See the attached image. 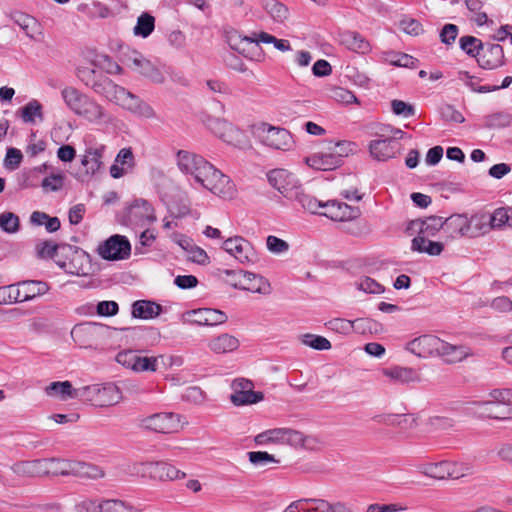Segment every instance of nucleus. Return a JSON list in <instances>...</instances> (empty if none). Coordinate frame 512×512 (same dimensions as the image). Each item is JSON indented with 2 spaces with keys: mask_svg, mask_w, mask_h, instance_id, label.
<instances>
[{
  "mask_svg": "<svg viewBox=\"0 0 512 512\" xmlns=\"http://www.w3.org/2000/svg\"><path fill=\"white\" fill-rule=\"evenodd\" d=\"M382 375L391 383L397 385H408L419 382L421 377L419 373L406 366L394 365L382 369Z\"/></svg>",
  "mask_w": 512,
  "mask_h": 512,
  "instance_id": "28",
  "label": "nucleus"
},
{
  "mask_svg": "<svg viewBox=\"0 0 512 512\" xmlns=\"http://www.w3.org/2000/svg\"><path fill=\"white\" fill-rule=\"evenodd\" d=\"M461 49L472 57L478 56L484 43L474 36H463L459 40Z\"/></svg>",
  "mask_w": 512,
  "mask_h": 512,
  "instance_id": "52",
  "label": "nucleus"
},
{
  "mask_svg": "<svg viewBox=\"0 0 512 512\" xmlns=\"http://www.w3.org/2000/svg\"><path fill=\"white\" fill-rule=\"evenodd\" d=\"M266 245L268 250L273 254H281L289 250V243L276 236H268Z\"/></svg>",
  "mask_w": 512,
  "mask_h": 512,
  "instance_id": "63",
  "label": "nucleus"
},
{
  "mask_svg": "<svg viewBox=\"0 0 512 512\" xmlns=\"http://www.w3.org/2000/svg\"><path fill=\"white\" fill-rule=\"evenodd\" d=\"M468 13L467 18L478 27L492 28L494 20L490 19L485 11H482L485 0H464Z\"/></svg>",
  "mask_w": 512,
  "mask_h": 512,
  "instance_id": "34",
  "label": "nucleus"
},
{
  "mask_svg": "<svg viewBox=\"0 0 512 512\" xmlns=\"http://www.w3.org/2000/svg\"><path fill=\"white\" fill-rule=\"evenodd\" d=\"M244 270H231V269H224L219 271V278L222 282H224L226 285L238 289L240 288L242 276H243Z\"/></svg>",
  "mask_w": 512,
  "mask_h": 512,
  "instance_id": "54",
  "label": "nucleus"
},
{
  "mask_svg": "<svg viewBox=\"0 0 512 512\" xmlns=\"http://www.w3.org/2000/svg\"><path fill=\"white\" fill-rule=\"evenodd\" d=\"M61 253V244L58 245L51 240H39L34 247V254L41 260H54Z\"/></svg>",
  "mask_w": 512,
  "mask_h": 512,
  "instance_id": "43",
  "label": "nucleus"
},
{
  "mask_svg": "<svg viewBox=\"0 0 512 512\" xmlns=\"http://www.w3.org/2000/svg\"><path fill=\"white\" fill-rule=\"evenodd\" d=\"M254 441L262 446H288L293 449H303L306 451H318L323 446V442L318 435L292 427L267 429L257 434Z\"/></svg>",
  "mask_w": 512,
  "mask_h": 512,
  "instance_id": "1",
  "label": "nucleus"
},
{
  "mask_svg": "<svg viewBox=\"0 0 512 512\" xmlns=\"http://www.w3.org/2000/svg\"><path fill=\"white\" fill-rule=\"evenodd\" d=\"M240 346L237 337L223 333L211 338L208 342V348L215 354H227L236 351Z\"/></svg>",
  "mask_w": 512,
  "mask_h": 512,
  "instance_id": "36",
  "label": "nucleus"
},
{
  "mask_svg": "<svg viewBox=\"0 0 512 512\" xmlns=\"http://www.w3.org/2000/svg\"><path fill=\"white\" fill-rule=\"evenodd\" d=\"M418 472L434 480L459 479L471 473V467L463 462L442 460L425 462L418 466Z\"/></svg>",
  "mask_w": 512,
  "mask_h": 512,
  "instance_id": "9",
  "label": "nucleus"
},
{
  "mask_svg": "<svg viewBox=\"0 0 512 512\" xmlns=\"http://www.w3.org/2000/svg\"><path fill=\"white\" fill-rule=\"evenodd\" d=\"M490 224H512V206L497 208L490 217Z\"/></svg>",
  "mask_w": 512,
  "mask_h": 512,
  "instance_id": "56",
  "label": "nucleus"
},
{
  "mask_svg": "<svg viewBox=\"0 0 512 512\" xmlns=\"http://www.w3.org/2000/svg\"><path fill=\"white\" fill-rule=\"evenodd\" d=\"M231 389L230 401L235 406L253 405L264 399V394L261 391H255L252 381L245 378L233 380Z\"/></svg>",
  "mask_w": 512,
  "mask_h": 512,
  "instance_id": "16",
  "label": "nucleus"
},
{
  "mask_svg": "<svg viewBox=\"0 0 512 512\" xmlns=\"http://www.w3.org/2000/svg\"><path fill=\"white\" fill-rule=\"evenodd\" d=\"M440 340L434 335H421L409 341L405 349L419 358L434 357L437 356Z\"/></svg>",
  "mask_w": 512,
  "mask_h": 512,
  "instance_id": "23",
  "label": "nucleus"
},
{
  "mask_svg": "<svg viewBox=\"0 0 512 512\" xmlns=\"http://www.w3.org/2000/svg\"><path fill=\"white\" fill-rule=\"evenodd\" d=\"M108 328L100 323L86 322L75 325L71 337L82 349H96L98 342L105 338Z\"/></svg>",
  "mask_w": 512,
  "mask_h": 512,
  "instance_id": "12",
  "label": "nucleus"
},
{
  "mask_svg": "<svg viewBox=\"0 0 512 512\" xmlns=\"http://www.w3.org/2000/svg\"><path fill=\"white\" fill-rule=\"evenodd\" d=\"M61 97L70 111L90 123L99 124L107 118L105 109L99 103L75 87L63 88Z\"/></svg>",
  "mask_w": 512,
  "mask_h": 512,
  "instance_id": "5",
  "label": "nucleus"
},
{
  "mask_svg": "<svg viewBox=\"0 0 512 512\" xmlns=\"http://www.w3.org/2000/svg\"><path fill=\"white\" fill-rule=\"evenodd\" d=\"M168 211L170 216L175 220H181L187 223L200 220V212L197 209L190 208L185 203L172 202L168 205Z\"/></svg>",
  "mask_w": 512,
  "mask_h": 512,
  "instance_id": "38",
  "label": "nucleus"
},
{
  "mask_svg": "<svg viewBox=\"0 0 512 512\" xmlns=\"http://www.w3.org/2000/svg\"><path fill=\"white\" fill-rule=\"evenodd\" d=\"M400 144L392 139H376L370 142L369 150L371 156L379 161H386L396 156L400 150Z\"/></svg>",
  "mask_w": 512,
  "mask_h": 512,
  "instance_id": "31",
  "label": "nucleus"
},
{
  "mask_svg": "<svg viewBox=\"0 0 512 512\" xmlns=\"http://www.w3.org/2000/svg\"><path fill=\"white\" fill-rule=\"evenodd\" d=\"M342 162L341 153L338 155L329 153H316L306 159V163L317 170L327 171L333 170L340 166Z\"/></svg>",
  "mask_w": 512,
  "mask_h": 512,
  "instance_id": "37",
  "label": "nucleus"
},
{
  "mask_svg": "<svg viewBox=\"0 0 512 512\" xmlns=\"http://www.w3.org/2000/svg\"><path fill=\"white\" fill-rule=\"evenodd\" d=\"M201 187L223 200H233L237 196V188L233 180L215 166L212 167Z\"/></svg>",
  "mask_w": 512,
  "mask_h": 512,
  "instance_id": "13",
  "label": "nucleus"
},
{
  "mask_svg": "<svg viewBox=\"0 0 512 512\" xmlns=\"http://www.w3.org/2000/svg\"><path fill=\"white\" fill-rule=\"evenodd\" d=\"M184 476L185 474L173 465L164 462H156L153 480L172 481L182 479Z\"/></svg>",
  "mask_w": 512,
  "mask_h": 512,
  "instance_id": "44",
  "label": "nucleus"
},
{
  "mask_svg": "<svg viewBox=\"0 0 512 512\" xmlns=\"http://www.w3.org/2000/svg\"><path fill=\"white\" fill-rule=\"evenodd\" d=\"M269 183L287 198H294L300 185L295 175L285 169H273L268 173Z\"/></svg>",
  "mask_w": 512,
  "mask_h": 512,
  "instance_id": "22",
  "label": "nucleus"
},
{
  "mask_svg": "<svg viewBox=\"0 0 512 512\" xmlns=\"http://www.w3.org/2000/svg\"><path fill=\"white\" fill-rule=\"evenodd\" d=\"M471 355L469 348L463 345H455L440 340L437 356L447 363H458Z\"/></svg>",
  "mask_w": 512,
  "mask_h": 512,
  "instance_id": "32",
  "label": "nucleus"
},
{
  "mask_svg": "<svg viewBox=\"0 0 512 512\" xmlns=\"http://www.w3.org/2000/svg\"><path fill=\"white\" fill-rule=\"evenodd\" d=\"M318 512H351V509L346 503L318 498Z\"/></svg>",
  "mask_w": 512,
  "mask_h": 512,
  "instance_id": "58",
  "label": "nucleus"
},
{
  "mask_svg": "<svg viewBox=\"0 0 512 512\" xmlns=\"http://www.w3.org/2000/svg\"><path fill=\"white\" fill-rule=\"evenodd\" d=\"M155 28V18L147 13L143 12L137 19V23L133 28V32L136 36L143 38L148 37Z\"/></svg>",
  "mask_w": 512,
  "mask_h": 512,
  "instance_id": "46",
  "label": "nucleus"
},
{
  "mask_svg": "<svg viewBox=\"0 0 512 512\" xmlns=\"http://www.w3.org/2000/svg\"><path fill=\"white\" fill-rule=\"evenodd\" d=\"M283 512H318V498H302L291 502Z\"/></svg>",
  "mask_w": 512,
  "mask_h": 512,
  "instance_id": "48",
  "label": "nucleus"
},
{
  "mask_svg": "<svg viewBox=\"0 0 512 512\" xmlns=\"http://www.w3.org/2000/svg\"><path fill=\"white\" fill-rule=\"evenodd\" d=\"M156 462H136L130 467V474L141 478L154 479Z\"/></svg>",
  "mask_w": 512,
  "mask_h": 512,
  "instance_id": "53",
  "label": "nucleus"
},
{
  "mask_svg": "<svg viewBox=\"0 0 512 512\" xmlns=\"http://www.w3.org/2000/svg\"><path fill=\"white\" fill-rule=\"evenodd\" d=\"M178 169L188 176L191 183L201 186L204 179L214 166L204 157L188 150H178L176 153Z\"/></svg>",
  "mask_w": 512,
  "mask_h": 512,
  "instance_id": "8",
  "label": "nucleus"
},
{
  "mask_svg": "<svg viewBox=\"0 0 512 512\" xmlns=\"http://www.w3.org/2000/svg\"><path fill=\"white\" fill-rule=\"evenodd\" d=\"M267 13L278 23L285 22L289 17V9L277 0H268L264 6Z\"/></svg>",
  "mask_w": 512,
  "mask_h": 512,
  "instance_id": "47",
  "label": "nucleus"
},
{
  "mask_svg": "<svg viewBox=\"0 0 512 512\" xmlns=\"http://www.w3.org/2000/svg\"><path fill=\"white\" fill-rule=\"evenodd\" d=\"M81 398L99 407H110L122 400V392L114 383L92 384L81 387Z\"/></svg>",
  "mask_w": 512,
  "mask_h": 512,
  "instance_id": "10",
  "label": "nucleus"
},
{
  "mask_svg": "<svg viewBox=\"0 0 512 512\" xmlns=\"http://www.w3.org/2000/svg\"><path fill=\"white\" fill-rule=\"evenodd\" d=\"M209 127L224 142L238 147L243 145V133L225 119H214L210 122Z\"/></svg>",
  "mask_w": 512,
  "mask_h": 512,
  "instance_id": "26",
  "label": "nucleus"
},
{
  "mask_svg": "<svg viewBox=\"0 0 512 512\" xmlns=\"http://www.w3.org/2000/svg\"><path fill=\"white\" fill-rule=\"evenodd\" d=\"M13 302H20L17 284L0 287V304Z\"/></svg>",
  "mask_w": 512,
  "mask_h": 512,
  "instance_id": "62",
  "label": "nucleus"
},
{
  "mask_svg": "<svg viewBox=\"0 0 512 512\" xmlns=\"http://www.w3.org/2000/svg\"><path fill=\"white\" fill-rule=\"evenodd\" d=\"M300 341L303 345L315 350H329L331 348L330 341L319 335L304 334L301 336Z\"/></svg>",
  "mask_w": 512,
  "mask_h": 512,
  "instance_id": "51",
  "label": "nucleus"
},
{
  "mask_svg": "<svg viewBox=\"0 0 512 512\" xmlns=\"http://www.w3.org/2000/svg\"><path fill=\"white\" fill-rule=\"evenodd\" d=\"M123 217L130 224L153 223L157 221L153 204L143 198L134 199L128 203L124 209Z\"/></svg>",
  "mask_w": 512,
  "mask_h": 512,
  "instance_id": "17",
  "label": "nucleus"
},
{
  "mask_svg": "<svg viewBox=\"0 0 512 512\" xmlns=\"http://www.w3.org/2000/svg\"><path fill=\"white\" fill-rule=\"evenodd\" d=\"M104 475L103 471L94 465L62 458H44V476H74L87 479H97Z\"/></svg>",
  "mask_w": 512,
  "mask_h": 512,
  "instance_id": "6",
  "label": "nucleus"
},
{
  "mask_svg": "<svg viewBox=\"0 0 512 512\" xmlns=\"http://www.w3.org/2000/svg\"><path fill=\"white\" fill-rule=\"evenodd\" d=\"M294 198L301 206L313 214H321L335 222H349L356 220L361 211L359 207L351 206L337 200H328L321 202L311 195L297 191Z\"/></svg>",
  "mask_w": 512,
  "mask_h": 512,
  "instance_id": "3",
  "label": "nucleus"
},
{
  "mask_svg": "<svg viewBox=\"0 0 512 512\" xmlns=\"http://www.w3.org/2000/svg\"><path fill=\"white\" fill-rule=\"evenodd\" d=\"M248 458L253 465L262 467L277 462L274 455L265 451L249 452Z\"/></svg>",
  "mask_w": 512,
  "mask_h": 512,
  "instance_id": "61",
  "label": "nucleus"
},
{
  "mask_svg": "<svg viewBox=\"0 0 512 512\" xmlns=\"http://www.w3.org/2000/svg\"><path fill=\"white\" fill-rule=\"evenodd\" d=\"M11 470L22 477H44V458L16 461Z\"/></svg>",
  "mask_w": 512,
  "mask_h": 512,
  "instance_id": "35",
  "label": "nucleus"
},
{
  "mask_svg": "<svg viewBox=\"0 0 512 512\" xmlns=\"http://www.w3.org/2000/svg\"><path fill=\"white\" fill-rule=\"evenodd\" d=\"M222 248L240 263L250 262L253 258L251 245L240 236H227L222 243Z\"/></svg>",
  "mask_w": 512,
  "mask_h": 512,
  "instance_id": "24",
  "label": "nucleus"
},
{
  "mask_svg": "<svg viewBox=\"0 0 512 512\" xmlns=\"http://www.w3.org/2000/svg\"><path fill=\"white\" fill-rule=\"evenodd\" d=\"M22 153L17 148H8L6 157L4 160V165L6 168L14 170L19 167L22 161Z\"/></svg>",
  "mask_w": 512,
  "mask_h": 512,
  "instance_id": "64",
  "label": "nucleus"
},
{
  "mask_svg": "<svg viewBox=\"0 0 512 512\" xmlns=\"http://www.w3.org/2000/svg\"><path fill=\"white\" fill-rule=\"evenodd\" d=\"M434 226H421L412 239L411 249L418 253H427L432 256L439 255L443 246L439 241L434 240Z\"/></svg>",
  "mask_w": 512,
  "mask_h": 512,
  "instance_id": "21",
  "label": "nucleus"
},
{
  "mask_svg": "<svg viewBox=\"0 0 512 512\" xmlns=\"http://www.w3.org/2000/svg\"><path fill=\"white\" fill-rule=\"evenodd\" d=\"M140 426L155 432L173 433L181 427L180 416L167 412L156 413L141 418Z\"/></svg>",
  "mask_w": 512,
  "mask_h": 512,
  "instance_id": "19",
  "label": "nucleus"
},
{
  "mask_svg": "<svg viewBox=\"0 0 512 512\" xmlns=\"http://www.w3.org/2000/svg\"><path fill=\"white\" fill-rule=\"evenodd\" d=\"M341 44L347 49L359 54H366L371 49L369 42L357 32L343 33L341 35Z\"/></svg>",
  "mask_w": 512,
  "mask_h": 512,
  "instance_id": "41",
  "label": "nucleus"
},
{
  "mask_svg": "<svg viewBox=\"0 0 512 512\" xmlns=\"http://www.w3.org/2000/svg\"><path fill=\"white\" fill-rule=\"evenodd\" d=\"M382 331V326L370 318H358L353 321V332L359 334L378 333Z\"/></svg>",
  "mask_w": 512,
  "mask_h": 512,
  "instance_id": "50",
  "label": "nucleus"
},
{
  "mask_svg": "<svg viewBox=\"0 0 512 512\" xmlns=\"http://www.w3.org/2000/svg\"><path fill=\"white\" fill-rule=\"evenodd\" d=\"M17 286L20 302L43 295L49 290V286L41 281H24L17 284Z\"/></svg>",
  "mask_w": 512,
  "mask_h": 512,
  "instance_id": "40",
  "label": "nucleus"
},
{
  "mask_svg": "<svg viewBox=\"0 0 512 512\" xmlns=\"http://www.w3.org/2000/svg\"><path fill=\"white\" fill-rule=\"evenodd\" d=\"M174 357L160 354L151 356H142L139 354L136 373L151 372L155 373L162 369H168L172 366Z\"/></svg>",
  "mask_w": 512,
  "mask_h": 512,
  "instance_id": "30",
  "label": "nucleus"
},
{
  "mask_svg": "<svg viewBox=\"0 0 512 512\" xmlns=\"http://www.w3.org/2000/svg\"><path fill=\"white\" fill-rule=\"evenodd\" d=\"M105 149L103 144H93L86 148L81 160L86 173L93 175L100 170Z\"/></svg>",
  "mask_w": 512,
  "mask_h": 512,
  "instance_id": "33",
  "label": "nucleus"
},
{
  "mask_svg": "<svg viewBox=\"0 0 512 512\" xmlns=\"http://www.w3.org/2000/svg\"><path fill=\"white\" fill-rule=\"evenodd\" d=\"M357 287L368 294H381L384 292V287L370 277L361 278L357 283Z\"/></svg>",
  "mask_w": 512,
  "mask_h": 512,
  "instance_id": "57",
  "label": "nucleus"
},
{
  "mask_svg": "<svg viewBox=\"0 0 512 512\" xmlns=\"http://www.w3.org/2000/svg\"><path fill=\"white\" fill-rule=\"evenodd\" d=\"M391 109L395 115L402 116L404 118L412 117L415 115V107L402 100H392Z\"/></svg>",
  "mask_w": 512,
  "mask_h": 512,
  "instance_id": "59",
  "label": "nucleus"
},
{
  "mask_svg": "<svg viewBox=\"0 0 512 512\" xmlns=\"http://www.w3.org/2000/svg\"><path fill=\"white\" fill-rule=\"evenodd\" d=\"M327 327L337 333L340 334H350L353 332V321L335 318L330 320L327 324Z\"/></svg>",
  "mask_w": 512,
  "mask_h": 512,
  "instance_id": "60",
  "label": "nucleus"
},
{
  "mask_svg": "<svg viewBox=\"0 0 512 512\" xmlns=\"http://www.w3.org/2000/svg\"><path fill=\"white\" fill-rule=\"evenodd\" d=\"M94 90L139 118L157 117L156 111L149 103L110 79H104L98 86H94Z\"/></svg>",
  "mask_w": 512,
  "mask_h": 512,
  "instance_id": "2",
  "label": "nucleus"
},
{
  "mask_svg": "<svg viewBox=\"0 0 512 512\" xmlns=\"http://www.w3.org/2000/svg\"><path fill=\"white\" fill-rule=\"evenodd\" d=\"M179 245L187 251V257L190 261L200 265L209 264L207 253L202 248L192 245L187 238L179 240Z\"/></svg>",
  "mask_w": 512,
  "mask_h": 512,
  "instance_id": "45",
  "label": "nucleus"
},
{
  "mask_svg": "<svg viewBox=\"0 0 512 512\" xmlns=\"http://www.w3.org/2000/svg\"><path fill=\"white\" fill-rule=\"evenodd\" d=\"M56 265L65 275L73 278H87L96 271L92 256L83 248L68 243L61 244Z\"/></svg>",
  "mask_w": 512,
  "mask_h": 512,
  "instance_id": "4",
  "label": "nucleus"
},
{
  "mask_svg": "<svg viewBox=\"0 0 512 512\" xmlns=\"http://www.w3.org/2000/svg\"><path fill=\"white\" fill-rule=\"evenodd\" d=\"M182 320L188 325L216 326L226 322V314L218 309L197 308L184 312Z\"/></svg>",
  "mask_w": 512,
  "mask_h": 512,
  "instance_id": "18",
  "label": "nucleus"
},
{
  "mask_svg": "<svg viewBox=\"0 0 512 512\" xmlns=\"http://www.w3.org/2000/svg\"><path fill=\"white\" fill-rule=\"evenodd\" d=\"M96 251L104 260L122 261L129 258L131 245L124 236L113 235L100 243Z\"/></svg>",
  "mask_w": 512,
  "mask_h": 512,
  "instance_id": "15",
  "label": "nucleus"
},
{
  "mask_svg": "<svg viewBox=\"0 0 512 512\" xmlns=\"http://www.w3.org/2000/svg\"><path fill=\"white\" fill-rule=\"evenodd\" d=\"M255 133L263 145L273 149L289 150L293 145L292 135L284 128L260 123L255 127Z\"/></svg>",
  "mask_w": 512,
  "mask_h": 512,
  "instance_id": "14",
  "label": "nucleus"
},
{
  "mask_svg": "<svg viewBox=\"0 0 512 512\" xmlns=\"http://www.w3.org/2000/svg\"><path fill=\"white\" fill-rule=\"evenodd\" d=\"M239 290L268 296L272 293L273 289L269 280L262 275L244 270Z\"/></svg>",
  "mask_w": 512,
  "mask_h": 512,
  "instance_id": "29",
  "label": "nucleus"
},
{
  "mask_svg": "<svg viewBox=\"0 0 512 512\" xmlns=\"http://www.w3.org/2000/svg\"><path fill=\"white\" fill-rule=\"evenodd\" d=\"M11 19L27 37L35 39L36 35L40 34V24L36 18L22 12H14L11 14Z\"/></svg>",
  "mask_w": 512,
  "mask_h": 512,
  "instance_id": "39",
  "label": "nucleus"
},
{
  "mask_svg": "<svg viewBox=\"0 0 512 512\" xmlns=\"http://www.w3.org/2000/svg\"><path fill=\"white\" fill-rule=\"evenodd\" d=\"M21 118L26 123H34L35 118L39 120H43V112L42 105L37 100L29 101L22 109H21Z\"/></svg>",
  "mask_w": 512,
  "mask_h": 512,
  "instance_id": "49",
  "label": "nucleus"
},
{
  "mask_svg": "<svg viewBox=\"0 0 512 512\" xmlns=\"http://www.w3.org/2000/svg\"><path fill=\"white\" fill-rule=\"evenodd\" d=\"M259 42L266 44H273L276 49L282 52H286L291 50V45L288 40L285 39H277L275 36L267 33L261 32L258 35L257 39H252L247 36H242L240 34H232L229 37L230 46L236 50L237 52L243 54L248 57V52L251 49H258Z\"/></svg>",
  "mask_w": 512,
  "mask_h": 512,
  "instance_id": "11",
  "label": "nucleus"
},
{
  "mask_svg": "<svg viewBox=\"0 0 512 512\" xmlns=\"http://www.w3.org/2000/svg\"><path fill=\"white\" fill-rule=\"evenodd\" d=\"M477 62L481 68L489 70L503 66L505 56L502 46L496 43H484L477 56Z\"/></svg>",
  "mask_w": 512,
  "mask_h": 512,
  "instance_id": "25",
  "label": "nucleus"
},
{
  "mask_svg": "<svg viewBox=\"0 0 512 512\" xmlns=\"http://www.w3.org/2000/svg\"><path fill=\"white\" fill-rule=\"evenodd\" d=\"M126 64L133 71L148 78L154 83H163L165 80V76L161 69L137 51L132 52L126 57Z\"/></svg>",
  "mask_w": 512,
  "mask_h": 512,
  "instance_id": "20",
  "label": "nucleus"
},
{
  "mask_svg": "<svg viewBox=\"0 0 512 512\" xmlns=\"http://www.w3.org/2000/svg\"><path fill=\"white\" fill-rule=\"evenodd\" d=\"M482 414L490 419L512 418V389H493L488 399L475 403Z\"/></svg>",
  "mask_w": 512,
  "mask_h": 512,
  "instance_id": "7",
  "label": "nucleus"
},
{
  "mask_svg": "<svg viewBox=\"0 0 512 512\" xmlns=\"http://www.w3.org/2000/svg\"><path fill=\"white\" fill-rule=\"evenodd\" d=\"M44 393L49 398L66 402L75 398H81V387L74 388L69 381H54L45 386Z\"/></svg>",
  "mask_w": 512,
  "mask_h": 512,
  "instance_id": "27",
  "label": "nucleus"
},
{
  "mask_svg": "<svg viewBox=\"0 0 512 512\" xmlns=\"http://www.w3.org/2000/svg\"><path fill=\"white\" fill-rule=\"evenodd\" d=\"M139 354L132 350L121 351L116 355V362L123 367L136 371Z\"/></svg>",
  "mask_w": 512,
  "mask_h": 512,
  "instance_id": "55",
  "label": "nucleus"
},
{
  "mask_svg": "<svg viewBox=\"0 0 512 512\" xmlns=\"http://www.w3.org/2000/svg\"><path fill=\"white\" fill-rule=\"evenodd\" d=\"M161 312V306L151 301H136L132 305V316L140 319H153Z\"/></svg>",
  "mask_w": 512,
  "mask_h": 512,
  "instance_id": "42",
  "label": "nucleus"
}]
</instances>
